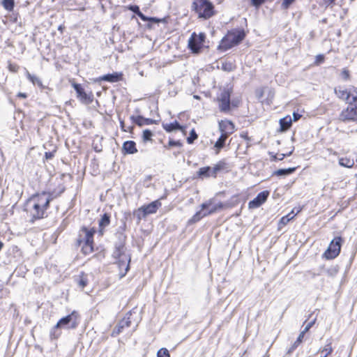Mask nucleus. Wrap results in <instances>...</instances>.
Wrapping results in <instances>:
<instances>
[{
    "mask_svg": "<svg viewBox=\"0 0 357 357\" xmlns=\"http://www.w3.org/2000/svg\"><path fill=\"white\" fill-rule=\"evenodd\" d=\"M225 166V162L222 161L218 162L213 167H211L212 172V177L216 178L218 173L223 169Z\"/></svg>",
    "mask_w": 357,
    "mask_h": 357,
    "instance_id": "7c9ffc66",
    "label": "nucleus"
},
{
    "mask_svg": "<svg viewBox=\"0 0 357 357\" xmlns=\"http://www.w3.org/2000/svg\"><path fill=\"white\" fill-rule=\"evenodd\" d=\"M78 286L81 288H84L88 284V276L84 272H82L78 278L76 279Z\"/></svg>",
    "mask_w": 357,
    "mask_h": 357,
    "instance_id": "bb28decb",
    "label": "nucleus"
},
{
    "mask_svg": "<svg viewBox=\"0 0 357 357\" xmlns=\"http://www.w3.org/2000/svg\"><path fill=\"white\" fill-rule=\"evenodd\" d=\"M315 321H316V319H314L313 320H312L311 321H310L309 323H307L306 324V326H305L304 329L301 332V333H303V335H305V334L312 327V326L315 323Z\"/></svg>",
    "mask_w": 357,
    "mask_h": 357,
    "instance_id": "37998d69",
    "label": "nucleus"
},
{
    "mask_svg": "<svg viewBox=\"0 0 357 357\" xmlns=\"http://www.w3.org/2000/svg\"><path fill=\"white\" fill-rule=\"evenodd\" d=\"M93 243H84V245L82 247V251L84 255H89L93 251Z\"/></svg>",
    "mask_w": 357,
    "mask_h": 357,
    "instance_id": "4c0bfd02",
    "label": "nucleus"
},
{
    "mask_svg": "<svg viewBox=\"0 0 357 357\" xmlns=\"http://www.w3.org/2000/svg\"><path fill=\"white\" fill-rule=\"evenodd\" d=\"M335 93L337 97L342 100H345L349 102L350 100V93L349 89L342 87L338 86L335 88Z\"/></svg>",
    "mask_w": 357,
    "mask_h": 357,
    "instance_id": "aec40b11",
    "label": "nucleus"
},
{
    "mask_svg": "<svg viewBox=\"0 0 357 357\" xmlns=\"http://www.w3.org/2000/svg\"><path fill=\"white\" fill-rule=\"evenodd\" d=\"M331 344H332L331 341L329 340L328 342L321 349V352L324 353V356H326V357H327L328 355H330L333 351V349Z\"/></svg>",
    "mask_w": 357,
    "mask_h": 357,
    "instance_id": "58836bf2",
    "label": "nucleus"
},
{
    "mask_svg": "<svg viewBox=\"0 0 357 357\" xmlns=\"http://www.w3.org/2000/svg\"><path fill=\"white\" fill-rule=\"evenodd\" d=\"M291 123L292 119L291 117L289 115L280 120V125L282 130H288L291 127Z\"/></svg>",
    "mask_w": 357,
    "mask_h": 357,
    "instance_id": "a878e982",
    "label": "nucleus"
},
{
    "mask_svg": "<svg viewBox=\"0 0 357 357\" xmlns=\"http://www.w3.org/2000/svg\"><path fill=\"white\" fill-rule=\"evenodd\" d=\"M292 116H293V117L291 118V119L294 121H298L301 118V116H302L301 114H298V112H293Z\"/></svg>",
    "mask_w": 357,
    "mask_h": 357,
    "instance_id": "4d7b16f0",
    "label": "nucleus"
},
{
    "mask_svg": "<svg viewBox=\"0 0 357 357\" xmlns=\"http://www.w3.org/2000/svg\"><path fill=\"white\" fill-rule=\"evenodd\" d=\"M227 35L229 40L233 42L234 46L238 45L245 37V33L243 29L229 32Z\"/></svg>",
    "mask_w": 357,
    "mask_h": 357,
    "instance_id": "2eb2a0df",
    "label": "nucleus"
},
{
    "mask_svg": "<svg viewBox=\"0 0 357 357\" xmlns=\"http://www.w3.org/2000/svg\"><path fill=\"white\" fill-rule=\"evenodd\" d=\"M219 129L221 133L226 134L229 136L234 132L235 126L231 121L222 120L219 122Z\"/></svg>",
    "mask_w": 357,
    "mask_h": 357,
    "instance_id": "dca6fc26",
    "label": "nucleus"
},
{
    "mask_svg": "<svg viewBox=\"0 0 357 357\" xmlns=\"http://www.w3.org/2000/svg\"><path fill=\"white\" fill-rule=\"evenodd\" d=\"M146 18H147L146 20H143V21L144 22H153V23H158L162 21V20L157 18V17H147L146 16Z\"/></svg>",
    "mask_w": 357,
    "mask_h": 357,
    "instance_id": "603ef678",
    "label": "nucleus"
},
{
    "mask_svg": "<svg viewBox=\"0 0 357 357\" xmlns=\"http://www.w3.org/2000/svg\"><path fill=\"white\" fill-rule=\"evenodd\" d=\"M222 70L225 71H231L232 70V65L231 63H223L222 66Z\"/></svg>",
    "mask_w": 357,
    "mask_h": 357,
    "instance_id": "6e6d98bb",
    "label": "nucleus"
},
{
    "mask_svg": "<svg viewBox=\"0 0 357 357\" xmlns=\"http://www.w3.org/2000/svg\"><path fill=\"white\" fill-rule=\"evenodd\" d=\"M59 30H60V31H61V30H62V27H61V26H60L59 27Z\"/></svg>",
    "mask_w": 357,
    "mask_h": 357,
    "instance_id": "69168bd1",
    "label": "nucleus"
},
{
    "mask_svg": "<svg viewBox=\"0 0 357 357\" xmlns=\"http://www.w3.org/2000/svg\"><path fill=\"white\" fill-rule=\"evenodd\" d=\"M79 314L74 310L70 314L60 319L50 331L51 338H59L61 333L59 329L69 330L76 328L79 324Z\"/></svg>",
    "mask_w": 357,
    "mask_h": 357,
    "instance_id": "f03ea898",
    "label": "nucleus"
},
{
    "mask_svg": "<svg viewBox=\"0 0 357 357\" xmlns=\"http://www.w3.org/2000/svg\"><path fill=\"white\" fill-rule=\"evenodd\" d=\"M119 122H120L121 128L122 129L123 131H124V132L130 131V132L132 130L133 126H128V128H126L123 120L120 119Z\"/></svg>",
    "mask_w": 357,
    "mask_h": 357,
    "instance_id": "49530a36",
    "label": "nucleus"
},
{
    "mask_svg": "<svg viewBox=\"0 0 357 357\" xmlns=\"http://www.w3.org/2000/svg\"><path fill=\"white\" fill-rule=\"evenodd\" d=\"M26 77L34 85L37 84L38 86H39L40 87L43 86L42 82L39 77L30 74L29 72H27V73H26Z\"/></svg>",
    "mask_w": 357,
    "mask_h": 357,
    "instance_id": "f704fd0d",
    "label": "nucleus"
},
{
    "mask_svg": "<svg viewBox=\"0 0 357 357\" xmlns=\"http://www.w3.org/2000/svg\"><path fill=\"white\" fill-rule=\"evenodd\" d=\"M168 146H178V147H181L182 146V143L179 140L175 141V140H173V139H169V143H168Z\"/></svg>",
    "mask_w": 357,
    "mask_h": 357,
    "instance_id": "8fccbe9b",
    "label": "nucleus"
},
{
    "mask_svg": "<svg viewBox=\"0 0 357 357\" xmlns=\"http://www.w3.org/2000/svg\"><path fill=\"white\" fill-rule=\"evenodd\" d=\"M198 137L195 130L192 129L190 132V136L187 138L188 144H192L194 141Z\"/></svg>",
    "mask_w": 357,
    "mask_h": 357,
    "instance_id": "a19ab883",
    "label": "nucleus"
},
{
    "mask_svg": "<svg viewBox=\"0 0 357 357\" xmlns=\"http://www.w3.org/2000/svg\"><path fill=\"white\" fill-rule=\"evenodd\" d=\"M350 93V100L352 102H357V87L351 86L349 89Z\"/></svg>",
    "mask_w": 357,
    "mask_h": 357,
    "instance_id": "ea45409f",
    "label": "nucleus"
},
{
    "mask_svg": "<svg viewBox=\"0 0 357 357\" xmlns=\"http://www.w3.org/2000/svg\"><path fill=\"white\" fill-rule=\"evenodd\" d=\"M72 86L77 93V97L79 101L85 105L91 103L93 100V95L92 93H86L80 84L73 83Z\"/></svg>",
    "mask_w": 357,
    "mask_h": 357,
    "instance_id": "9d476101",
    "label": "nucleus"
},
{
    "mask_svg": "<svg viewBox=\"0 0 357 357\" xmlns=\"http://www.w3.org/2000/svg\"><path fill=\"white\" fill-rule=\"evenodd\" d=\"M81 231L84 236L82 238V234L79 235L80 239L78 240L79 245H80L82 243H93V235L96 232V229L94 228L89 229L84 227Z\"/></svg>",
    "mask_w": 357,
    "mask_h": 357,
    "instance_id": "4468645a",
    "label": "nucleus"
},
{
    "mask_svg": "<svg viewBox=\"0 0 357 357\" xmlns=\"http://www.w3.org/2000/svg\"><path fill=\"white\" fill-rule=\"evenodd\" d=\"M320 357H326V356H320Z\"/></svg>",
    "mask_w": 357,
    "mask_h": 357,
    "instance_id": "774afa93",
    "label": "nucleus"
},
{
    "mask_svg": "<svg viewBox=\"0 0 357 357\" xmlns=\"http://www.w3.org/2000/svg\"><path fill=\"white\" fill-rule=\"evenodd\" d=\"M194 97H195V98H197H197H199V97H198L197 96H195Z\"/></svg>",
    "mask_w": 357,
    "mask_h": 357,
    "instance_id": "338daca9",
    "label": "nucleus"
},
{
    "mask_svg": "<svg viewBox=\"0 0 357 357\" xmlns=\"http://www.w3.org/2000/svg\"><path fill=\"white\" fill-rule=\"evenodd\" d=\"M206 39V35L204 33L197 34L192 33L188 40V48L194 54H198L204 46V43Z\"/></svg>",
    "mask_w": 357,
    "mask_h": 357,
    "instance_id": "423d86ee",
    "label": "nucleus"
},
{
    "mask_svg": "<svg viewBox=\"0 0 357 357\" xmlns=\"http://www.w3.org/2000/svg\"><path fill=\"white\" fill-rule=\"evenodd\" d=\"M158 357H170L169 351L166 348H162L157 353Z\"/></svg>",
    "mask_w": 357,
    "mask_h": 357,
    "instance_id": "79ce46f5",
    "label": "nucleus"
},
{
    "mask_svg": "<svg viewBox=\"0 0 357 357\" xmlns=\"http://www.w3.org/2000/svg\"><path fill=\"white\" fill-rule=\"evenodd\" d=\"M125 228L126 223L124 222L123 227H120L119 230L116 233L119 241L115 243V250L113 253V256L115 258H120L125 252V241L126 238V236L123 233Z\"/></svg>",
    "mask_w": 357,
    "mask_h": 357,
    "instance_id": "6e6552de",
    "label": "nucleus"
},
{
    "mask_svg": "<svg viewBox=\"0 0 357 357\" xmlns=\"http://www.w3.org/2000/svg\"><path fill=\"white\" fill-rule=\"evenodd\" d=\"M303 337H304L303 333H300L296 340L294 342V344L291 345V347L288 349L287 354H288V355L291 354L298 347V345L302 342Z\"/></svg>",
    "mask_w": 357,
    "mask_h": 357,
    "instance_id": "2f4dec72",
    "label": "nucleus"
},
{
    "mask_svg": "<svg viewBox=\"0 0 357 357\" xmlns=\"http://www.w3.org/2000/svg\"><path fill=\"white\" fill-rule=\"evenodd\" d=\"M153 132L149 129H146L143 131L142 140L144 143L152 141Z\"/></svg>",
    "mask_w": 357,
    "mask_h": 357,
    "instance_id": "e433bc0d",
    "label": "nucleus"
},
{
    "mask_svg": "<svg viewBox=\"0 0 357 357\" xmlns=\"http://www.w3.org/2000/svg\"><path fill=\"white\" fill-rule=\"evenodd\" d=\"M341 77L344 81H347L350 79L349 71L347 68H344L341 73Z\"/></svg>",
    "mask_w": 357,
    "mask_h": 357,
    "instance_id": "c03bdc74",
    "label": "nucleus"
},
{
    "mask_svg": "<svg viewBox=\"0 0 357 357\" xmlns=\"http://www.w3.org/2000/svg\"><path fill=\"white\" fill-rule=\"evenodd\" d=\"M163 128L167 132H170L176 130H183V127L177 121H174V122L170 123L163 124Z\"/></svg>",
    "mask_w": 357,
    "mask_h": 357,
    "instance_id": "b1692460",
    "label": "nucleus"
},
{
    "mask_svg": "<svg viewBox=\"0 0 357 357\" xmlns=\"http://www.w3.org/2000/svg\"><path fill=\"white\" fill-rule=\"evenodd\" d=\"M337 268L336 267H331L327 269L326 272L328 275L333 276L337 273Z\"/></svg>",
    "mask_w": 357,
    "mask_h": 357,
    "instance_id": "864d4df0",
    "label": "nucleus"
},
{
    "mask_svg": "<svg viewBox=\"0 0 357 357\" xmlns=\"http://www.w3.org/2000/svg\"><path fill=\"white\" fill-rule=\"evenodd\" d=\"M128 9L136 14L142 20L147 19L146 16L140 11L139 7L137 5H129Z\"/></svg>",
    "mask_w": 357,
    "mask_h": 357,
    "instance_id": "c85d7f7f",
    "label": "nucleus"
},
{
    "mask_svg": "<svg viewBox=\"0 0 357 357\" xmlns=\"http://www.w3.org/2000/svg\"><path fill=\"white\" fill-rule=\"evenodd\" d=\"M110 223V215L105 213H104L98 222L99 225V233L100 235L103 234L104 229L107 227Z\"/></svg>",
    "mask_w": 357,
    "mask_h": 357,
    "instance_id": "4be33fe9",
    "label": "nucleus"
},
{
    "mask_svg": "<svg viewBox=\"0 0 357 357\" xmlns=\"http://www.w3.org/2000/svg\"><path fill=\"white\" fill-rule=\"evenodd\" d=\"M335 0H324V4L327 7L335 3Z\"/></svg>",
    "mask_w": 357,
    "mask_h": 357,
    "instance_id": "bf43d9fd",
    "label": "nucleus"
},
{
    "mask_svg": "<svg viewBox=\"0 0 357 357\" xmlns=\"http://www.w3.org/2000/svg\"><path fill=\"white\" fill-rule=\"evenodd\" d=\"M339 164L342 167L351 168L354 165V161L348 158H341L339 159Z\"/></svg>",
    "mask_w": 357,
    "mask_h": 357,
    "instance_id": "473e14b6",
    "label": "nucleus"
},
{
    "mask_svg": "<svg viewBox=\"0 0 357 357\" xmlns=\"http://www.w3.org/2000/svg\"><path fill=\"white\" fill-rule=\"evenodd\" d=\"M2 5L6 10L12 11L15 6V1L14 0H3Z\"/></svg>",
    "mask_w": 357,
    "mask_h": 357,
    "instance_id": "c9c22d12",
    "label": "nucleus"
},
{
    "mask_svg": "<svg viewBox=\"0 0 357 357\" xmlns=\"http://www.w3.org/2000/svg\"><path fill=\"white\" fill-rule=\"evenodd\" d=\"M123 79V73H118L115 72L113 73H109L102 75V77H99V80L100 81H105L108 82H117L119 81L122 80Z\"/></svg>",
    "mask_w": 357,
    "mask_h": 357,
    "instance_id": "a211bd4d",
    "label": "nucleus"
},
{
    "mask_svg": "<svg viewBox=\"0 0 357 357\" xmlns=\"http://www.w3.org/2000/svg\"><path fill=\"white\" fill-rule=\"evenodd\" d=\"M25 206V211L29 213L31 217L30 222L31 223L47 216L48 200L41 198L38 193L33 195L29 197L26 200Z\"/></svg>",
    "mask_w": 357,
    "mask_h": 357,
    "instance_id": "f257e3e1",
    "label": "nucleus"
},
{
    "mask_svg": "<svg viewBox=\"0 0 357 357\" xmlns=\"http://www.w3.org/2000/svg\"><path fill=\"white\" fill-rule=\"evenodd\" d=\"M223 204L221 202L214 204L212 199H210L201 205V210L197 211L189 220L190 223H195L204 217L211 215L217 211L222 208Z\"/></svg>",
    "mask_w": 357,
    "mask_h": 357,
    "instance_id": "7ed1b4c3",
    "label": "nucleus"
},
{
    "mask_svg": "<svg viewBox=\"0 0 357 357\" xmlns=\"http://www.w3.org/2000/svg\"><path fill=\"white\" fill-rule=\"evenodd\" d=\"M342 241L343 240L341 236L335 237L322 255V257L328 260L336 258L340 255Z\"/></svg>",
    "mask_w": 357,
    "mask_h": 357,
    "instance_id": "39448f33",
    "label": "nucleus"
},
{
    "mask_svg": "<svg viewBox=\"0 0 357 357\" xmlns=\"http://www.w3.org/2000/svg\"><path fill=\"white\" fill-rule=\"evenodd\" d=\"M296 0H283L282 3V8L287 10Z\"/></svg>",
    "mask_w": 357,
    "mask_h": 357,
    "instance_id": "a18cd8bd",
    "label": "nucleus"
},
{
    "mask_svg": "<svg viewBox=\"0 0 357 357\" xmlns=\"http://www.w3.org/2000/svg\"><path fill=\"white\" fill-rule=\"evenodd\" d=\"M192 7L199 18L208 19L214 14V6L208 0H194Z\"/></svg>",
    "mask_w": 357,
    "mask_h": 357,
    "instance_id": "20e7f679",
    "label": "nucleus"
},
{
    "mask_svg": "<svg viewBox=\"0 0 357 357\" xmlns=\"http://www.w3.org/2000/svg\"><path fill=\"white\" fill-rule=\"evenodd\" d=\"M295 215L296 214L294 213V210H292L289 214L283 216L280 220L279 225H287L291 220H292L295 217Z\"/></svg>",
    "mask_w": 357,
    "mask_h": 357,
    "instance_id": "72a5a7b5",
    "label": "nucleus"
},
{
    "mask_svg": "<svg viewBox=\"0 0 357 357\" xmlns=\"http://www.w3.org/2000/svg\"><path fill=\"white\" fill-rule=\"evenodd\" d=\"M54 155V152H45V158L46 160H51Z\"/></svg>",
    "mask_w": 357,
    "mask_h": 357,
    "instance_id": "13d9d810",
    "label": "nucleus"
},
{
    "mask_svg": "<svg viewBox=\"0 0 357 357\" xmlns=\"http://www.w3.org/2000/svg\"><path fill=\"white\" fill-rule=\"evenodd\" d=\"M348 107L340 114V119L343 121H357V102L349 101Z\"/></svg>",
    "mask_w": 357,
    "mask_h": 357,
    "instance_id": "1a4fd4ad",
    "label": "nucleus"
},
{
    "mask_svg": "<svg viewBox=\"0 0 357 357\" xmlns=\"http://www.w3.org/2000/svg\"><path fill=\"white\" fill-rule=\"evenodd\" d=\"M137 152L136 143L134 141L128 140L123 142L122 146V153L124 155L134 154Z\"/></svg>",
    "mask_w": 357,
    "mask_h": 357,
    "instance_id": "6ab92c4d",
    "label": "nucleus"
},
{
    "mask_svg": "<svg viewBox=\"0 0 357 357\" xmlns=\"http://www.w3.org/2000/svg\"><path fill=\"white\" fill-rule=\"evenodd\" d=\"M8 68V70L13 73L17 72L20 68L18 65H17L15 63H9Z\"/></svg>",
    "mask_w": 357,
    "mask_h": 357,
    "instance_id": "de8ad7c7",
    "label": "nucleus"
},
{
    "mask_svg": "<svg viewBox=\"0 0 357 357\" xmlns=\"http://www.w3.org/2000/svg\"><path fill=\"white\" fill-rule=\"evenodd\" d=\"M132 315V311L128 312L125 317L118 323L112 331V336L115 337L119 335L125 328L130 326L131 320L130 317Z\"/></svg>",
    "mask_w": 357,
    "mask_h": 357,
    "instance_id": "f8f14e48",
    "label": "nucleus"
},
{
    "mask_svg": "<svg viewBox=\"0 0 357 357\" xmlns=\"http://www.w3.org/2000/svg\"><path fill=\"white\" fill-rule=\"evenodd\" d=\"M241 137H244L245 139H248L246 135H241Z\"/></svg>",
    "mask_w": 357,
    "mask_h": 357,
    "instance_id": "0e129e2a",
    "label": "nucleus"
},
{
    "mask_svg": "<svg viewBox=\"0 0 357 357\" xmlns=\"http://www.w3.org/2000/svg\"><path fill=\"white\" fill-rule=\"evenodd\" d=\"M93 149L97 153H100L102 151V149L99 148L97 145L93 146Z\"/></svg>",
    "mask_w": 357,
    "mask_h": 357,
    "instance_id": "680f3d73",
    "label": "nucleus"
},
{
    "mask_svg": "<svg viewBox=\"0 0 357 357\" xmlns=\"http://www.w3.org/2000/svg\"><path fill=\"white\" fill-rule=\"evenodd\" d=\"M292 151L289 152L288 154H284V153H280V154H277V155H275L273 156V160H282L284 159V158L285 156H289L291 154Z\"/></svg>",
    "mask_w": 357,
    "mask_h": 357,
    "instance_id": "09e8293b",
    "label": "nucleus"
},
{
    "mask_svg": "<svg viewBox=\"0 0 357 357\" xmlns=\"http://www.w3.org/2000/svg\"><path fill=\"white\" fill-rule=\"evenodd\" d=\"M269 191L264 190L259 192L255 199L251 200L248 203V206L250 208H256L262 205L268 199L269 196Z\"/></svg>",
    "mask_w": 357,
    "mask_h": 357,
    "instance_id": "ddd939ff",
    "label": "nucleus"
},
{
    "mask_svg": "<svg viewBox=\"0 0 357 357\" xmlns=\"http://www.w3.org/2000/svg\"><path fill=\"white\" fill-rule=\"evenodd\" d=\"M162 204L159 199L153 201L149 204L143 205L136 211V215L138 218L139 221L142 218H145L146 215L150 214L155 213L158 209L161 206Z\"/></svg>",
    "mask_w": 357,
    "mask_h": 357,
    "instance_id": "0eeeda50",
    "label": "nucleus"
},
{
    "mask_svg": "<svg viewBox=\"0 0 357 357\" xmlns=\"http://www.w3.org/2000/svg\"><path fill=\"white\" fill-rule=\"evenodd\" d=\"M229 135L226 134L221 133L220 136L215 143L214 146L218 150L222 149L225 145V142L228 138Z\"/></svg>",
    "mask_w": 357,
    "mask_h": 357,
    "instance_id": "c756f323",
    "label": "nucleus"
},
{
    "mask_svg": "<svg viewBox=\"0 0 357 357\" xmlns=\"http://www.w3.org/2000/svg\"><path fill=\"white\" fill-rule=\"evenodd\" d=\"M197 176L198 178L202 179L212 176L211 167L206 166L199 168V169L197 172Z\"/></svg>",
    "mask_w": 357,
    "mask_h": 357,
    "instance_id": "5701e85b",
    "label": "nucleus"
},
{
    "mask_svg": "<svg viewBox=\"0 0 357 357\" xmlns=\"http://www.w3.org/2000/svg\"><path fill=\"white\" fill-rule=\"evenodd\" d=\"M17 96L22 98H26L27 95L25 93L20 92L17 93Z\"/></svg>",
    "mask_w": 357,
    "mask_h": 357,
    "instance_id": "052dcab7",
    "label": "nucleus"
},
{
    "mask_svg": "<svg viewBox=\"0 0 357 357\" xmlns=\"http://www.w3.org/2000/svg\"><path fill=\"white\" fill-rule=\"evenodd\" d=\"M129 270V264L127 265L126 268V272H127Z\"/></svg>",
    "mask_w": 357,
    "mask_h": 357,
    "instance_id": "e2e57ef3",
    "label": "nucleus"
},
{
    "mask_svg": "<svg viewBox=\"0 0 357 357\" xmlns=\"http://www.w3.org/2000/svg\"><path fill=\"white\" fill-rule=\"evenodd\" d=\"M324 61V56L323 54H318L316 56L315 63L319 65L321 63H323Z\"/></svg>",
    "mask_w": 357,
    "mask_h": 357,
    "instance_id": "5fc2aeb1",
    "label": "nucleus"
},
{
    "mask_svg": "<svg viewBox=\"0 0 357 357\" xmlns=\"http://www.w3.org/2000/svg\"><path fill=\"white\" fill-rule=\"evenodd\" d=\"M296 170L295 167H290L287 169H279L274 172L273 175L278 176H287L289 174H291L294 173Z\"/></svg>",
    "mask_w": 357,
    "mask_h": 357,
    "instance_id": "cd10ccee",
    "label": "nucleus"
},
{
    "mask_svg": "<svg viewBox=\"0 0 357 357\" xmlns=\"http://www.w3.org/2000/svg\"><path fill=\"white\" fill-rule=\"evenodd\" d=\"M231 91L229 89H225L222 91L218 98L219 108L222 112H227L230 110V98Z\"/></svg>",
    "mask_w": 357,
    "mask_h": 357,
    "instance_id": "9b49d317",
    "label": "nucleus"
},
{
    "mask_svg": "<svg viewBox=\"0 0 357 357\" xmlns=\"http://www.w3.org/2000/svg\"><path fill=\"white\" fill-rule=\"evenodd\" d=\"M62 191H61L58 194H55L54 192H43L41 193H38L39 196L41 198H43L45 200H48V208L50 207V204L51 201H52L54 199L56 198L58 196H59L61 194Z\"/></svg>",
    "mask_w": 357,
    "mask_h": 357,
    "instance_id": "393cba45",
    "label": "nucleus"
},
{
    "mask_svg": "<svg viewBox=\"0 0 357 357\" xmlns=\"http://www.w3.org/2000/svg\"><path fill=\"white\" fill-rule=\"evenodd\" d=\"M131 121L139 126H143L144 125H151L155 123V121L152 119L144 118L141 115L131 116L130 117Z\"/></svg>",
    "mask_w": 357,
    "mask_h": 357,
    "instance_id": "f3484780",
    "label": "nucleus"
},
{
    "mask_svg": "<svg viewBox=\"0 0 357 357\" xmlns=\"http://www.w3.org/2000/svg\"><path fill=\"white\" fill-rule=\"evenodd\" d=\"M266 0H251V4L255 8H259L262 5Z\"/></svg>",
    "mask_w": 357,
    "mask_h": 357,
    "instance_id": "3c124183",
    "label": "nucleus"
},
{
    "mask_svg": "<svg viewBox=\"0 0 357 357\" xmlns=\"http://www.w3.org/2000/svg\"><path fill=\"white\" fill-rule=\"evenodd\" d=\"M234 47L233 42L229 40V36L227 34L220 41L218 49L221 52H225Z\"/></svg>",
    "mask_w": 357,
    "mask_h": 357,
    "instance_id": "412c9836",
    "label": "nucleus"
}]
</instances>
